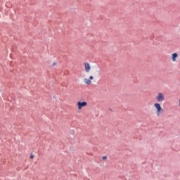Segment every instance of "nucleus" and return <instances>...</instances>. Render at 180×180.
Here are the masks:
<instances>
[{
	"label": "nucleus",
	"mask_w": 180,
	"mask_h": 180,
	"mask_svg": "<svg viewBox=\"0 0 180 180\" xmlns=\"http://www.w3.org/2000/svg\"><path fill=\"white\" fill-rule=\"evenodd\" d=\"M102 159H103V160H108V157L103 156V157L102 158Z\"/></svg>",
	"instance_id": "obj_8"
},
{
	"label": "nucleus",
	"mask_w": 180,
	"mask_h": 180,
	"mask_svg": "<svg viewBox=\"0 0 180 180\" xmlns=\"http://www.w3.org/2000/svg\"><path fill=\"white\" fill-rule=\"evenodd\" d=\"M57 63H53V65H56Z\"/></svg>",
	"instance_id": "obj_9"
},
{
	"label": "nucleus",
	"mask_w": 180,
	"mask_h": 180,
	"mask_svg": "<svg viewBox=\"0 0 180 180\" xmlns=\"http://www.w3.org/2000/svg\"><path fill=\"white\" fill-rule=\"evenodd\" d=\"M176 58H178V53H174L173 54H172V60L175 63V61H176Z\"/></svg>",
	"instance_id": "obj_6"
},
{
	"label": "nucleus",
	"mask_w": 180,
	"mask_h": 180,
	"mask_svg": "<svg viewBox=\"0 0 180 180\" xmlns=\"http://www.w3.org/2000/svg\"><path fill=\"white\" fill-rule=\"evenodd\" d=\"M154 108L156 109L157 116H161L162 113H164V109L161 107V104L155 103H154Z\"/></svg>",
	"instance_id": "obj_1"
},
{
	"label": "nucleus",
	"mask_w": 180,
	"mask_h": 180,
	"mask_svg": "<svg viewBox=\"0 0 180 180\" xmlns=\"http://www.w3.org/2000/svg\"><path fill=\"white\" fill-rule=\"evenodd\" d=\"M84 68L86 72H89L91 71V65L88 63H84Z\"/></svg>",
	"instance_id": "obj_5"
},
{
	"label": "nucleus",
	"mask_w": 180,
	"mask_h": 180,
	"mask_svg": "<svg viewBox=\"0 0 180 180\" xmlns=\"http://www.w3.org/2000/svg\"><path fill=\"white\" fill-rule=\"evenodd\" d=\"M179 106H180V100H179Z\"/></svg>",
	"instance_id": "obj_10"
},
{
	"label": "nucleus",
	"mask_w": 180,
	"mask_h": 180,
	"mask_svg": "<svg viewBox=\"0 0 180 180\" xmlns=\"http://www.w3.org/2000/svg\"><path fill=\"white\" fill-rule=\"evenodd\" d=\"M87 105H88V103H86V101H83V102L78 101L77 103V109L79 110H81V109H82L83 108H85V106H87Z\"/></svg>",
	"instance_id": "obj_2"
},
{
	"label": "nucleus",
	"mask_w": 180,
	"mask_h": 180,
	"mask_svg": "<svg viewBox=\"0 0 180 180\" xmlns=\"http://www.w3.org/2000/svg\"><path fill=\"white\" fill-rule=\"evenodd\" d=\"M156 100L158 102H164L165 101V96L162 93H158L156 96Z\"/></svg>",
	"instance_id": "obj_3"
},
{
	"label": "nucleus",
	"mask_w": 180,
	"mask_h": 180,
	"mask_svg": "<svg viewBox=\"0 0 180 180\" xmlns=\"http://www.w3.org/2000/svg\"><path fill=\"white\" fill-rule=\"evenodd\" d=\"M92 79H94V76H90L89 79L84 78V81L86 85H91L92 84Z\"/></svg>",
	"instance_id": "obj_4"
},
{
	"label": "nucleus",
	"mask_w": 180,
	"mask_h": 180,
	"mask_svg": "<svg viewBox=\"0 0 180 180\" xmlns=\"http://www.w3.org/2000/svg\"><path fill=\"white\" fill-rule=\"evenodd\" d=\"M30 158H31V160H33L34 158V155L33 153H31Z\"/></svg>",
	"instance_id": "obj_7"
}]
</instances>
